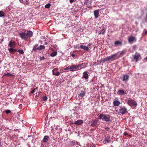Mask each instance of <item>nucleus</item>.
Wrapping results in <instances>:
<instances>
[{
  "label": "nucleus",
  "mask_w": 147,
  "mask_h": 147,
  "mask_svg": "<svg viewBox=\"0 0 147 147\" xmlns=\"http://www.w3.org/2000/svg\"><path fill=\"white\" fill-rule=\"evenodd\" d=\"M98 118L100 119L105 120L106 121H109L110 120V117L108 115L100 114L98 116Z\"/></svg>",
  "instance_id": "obj_1"
},
{
  "label": "nucleus",
  "mask_w": 147,
  "mask_h": 147,
  "mask_svg": "<svg viewBox=\"0 0 147 147\" xmlns=\"http://www.w3.org/2000/svg\"><path fill=\"white\" fill-rule=\"evenodd\" d=\"M141 59V54L140 53H136L134 55V59L136 62H137L139 60Z\"/></svg>",
  "instance_id": "obj_2"
},
{
  "label": "nucleus",
  "mask_w": 147,
  "mask_h": 147,
  "mask_svg": "<svg viewBox=\"0 0 147 147\" xmlns=\"http://www.w3.org/2000/svg\"><path fill=\"white\" fill-rule=\"evenodd\" d=\"M127 103L130 106H131V105H132L136 107L137 105L136 102L131 99L128 100Z\"/></svg>",
  "instance_id": "obj_3"
},
{
  "label": "nucleus",
  "mask_w": 147,
  "mask_h": 147,
  "mask_svg": "<svg viewBox=\"0 0 147 147\" xmlns=\"http://www.w3.org/2000/svg\"><path fill=\"white\" fill-rule=\"evenodd\" d=\"M128 40L129 43H133L134 42L136 41V38L133 36H129L128 38Z\"/></svg>",
  "instance_id": "obj_4"
},
{
  "label": "nucleus",
  "mask_w": 147,
  "mask_h": 147,
  "mask_svg": "<svg viewBox=\"0 0 147 147\" xmlns=\"http://www.w3.org/2000/svg\"><path fill=\"white\" fill-rule=\"evenodd\" d=\"M26 31H25L24 32H20L19 34L20 36L22 39L26 40L27 39L26 35Z\"/></svg>",
  "instance_id": "obj_5"
},
{
  "label": "nucleus",
  "mask_w": 147,
  "mask_h": 147,
  "mask_svg": "<svg viewBox=\"0 0 147 147\" xmlns=\"http://www.w3.org/2000/svg\"><path fill=\"white\" fill-rule=\"evenodd\" d=\"M52 74L53 75L57 76H59L60 74V72L58 71V69L55 68L52 70Z\"/></svg>",
  "instance_id": "obj_6"
},
{
  "label": "nucleus",
  "mask_w": 147,
  "mask_h": 147,
  "mask_svg": "<svg viewBox=\"0 0 147 147\" xmlns=\"http://www.w3.org/2000/svg\"><path fill=\"white\" fill-rule=\"evenodd\" d=\"M118 54V53L109 56V60L111 61H113L116 59H117V56Z\"/></svg>",
  "instance_id": "obj_7"
},
{
  "label": "nucleus",
  "mask_w": 147,
  "mask_h": 147,
  "mask_svg": "<svg viewBox=\"0 0 147 147\" xmlns=\"http://www.w3.org/2000/svg\"><path fill=\"white\" fill-rule=\"evenodd\" d=\"M107 136H105V138L103 142L104 143L105 142H107V143H110L111 142V139L110 137L109 136V135L107 134Z\"/></svg>",
  "instance_id": "obj_8"
},
{
  "label": "nucleus",
  "mask_w": 147,
  "mask_h": 147,
  "mask_svg": "<svg viewBox=\"0 0 147 147\" xmlns=\"http://www.w3.org/2000/svg\"><path fill=\"white\" fill-rule=\"evenodd\" d=\"M26 35L27 38H28V37L30 38L32 37L33 34V32L31 31H26Z\"/></svg>",
  "instance_id": "obj_9"
},
{
  "label": "nucleus",
  "mask_w": 147,
  "mask_h": 147,
  "mask_svg": "<svg viewBox=\"0 0 147 147\" xmlns=\"http://www.w3.org/2000/svg\"><path fill=\"white\" fill-rule=\"evenodd\" d=\"M99 9L96 10L94 11V15L95 19H96L98 18L99 16Z\"/></svg>",
  "instance_id": "obj_10"
},
{
  "label": "nucleus",
  "mask_w": 147,
  "mask_h": 147,
  "mask_svg": "<svg viewBox=\"0 0 147 147\" xmlns=\"http://www.w3.org/2000/svg\"><path fill=\"white\" fill-rule=\"evenodd\" d=\"M86 94V92L83 90H81L80 93L78 94V97L80 99H81L82 98V97H84L85 96Z\"/></svg>",
  "instance_id": "obj_11"
},
{
  "label": "nucleus",
  "mask_w": 147,
  "mask_h": 147,
  "mask_svg": "<svg viewBox=\"0 0 147 147\" xmlns=\"http://www.w3.org/2000/svg\"><path fill=\"white\" fill-rule=\"evenodd\" d=\"M49 139V137L48 136H45L43 140H42L41 142L42 143L41 145H42L43 142H47Z\"/></svg>",
  "instance_id": "obj_12"
},
{
  "label": "nucleus",
  "mask_w": 147,
  "mask_h": 147,
  "mask_svg": "<svg viewBox=\"0 0 147 147\" xmlns=\"http://www.w3.org/2000/svg\"><path fill=\"white\" fill-rule=\"evenodd\" d=\"M129 78V76L128 75L123 74L122 78V80L123 81H127Z\"/></svg>",
  "instance_id": "obj_13"
},
{
  "label": "nucleus",
  "mask_w": 147,
  "mask_h": 147,
  "mask_svg": "<svg viewBox=\"0 0 147 147\" xmlns=\"http://www.w3.org/2000/svg\"><path fill=\"white\" fill-rule=\"evenodd\" d=\"M98 121L96 119H95L92 121H91V124L90 125V126L92 127H94L95 126L97 123Z\"/></svg>",
  "instance_id": "obj_14"
},
{
  "label": "nucleus",
  "mask_w": 147,
  "mask_h": 147,
  "mask_svg": "<svg viewBox=\"0 0 147 147\" xmlns=\"http://www.w3.org/2000/svg\"><path fill=\"white\" fill-rule=\"evenodd\" d=\"M117 94L120 95H122L126 94V92L123 90H119L117 92Z\"/></svg>",
  "instance_id": "obj_15"
},
{
  "label": "nucleus",
  "mask_w": 147,
  "mask_h": 147,
  "mask_svg": "<svg viewBox=\"0 0 147 147\" xmlns=\"http://www.w3.org/2000/svg\"><path fill=\"white\" fill-rule=\"evenodd\" d=\"M16 45L15 42L12 40H11L10 41L9 46H10L11 48H14L15 47Z\"/></svg>",
  "instance_id": "obj_16"
},
{
  "label": "nucleus",
  "mask_w": 147,
  "mask_h": 147,
  "mask_svg": "<svg viewBox=\"0 0 147 147\" xmlns=\"http://www.w3.org/2000/svg\"><path fill=\"white\" fill-rule=\"evenodd\" d=\"M76 65H71L70 66V71H76V70H74L73 69H76V70H77L76 69Z\"/></svg>",
  "instance_id": "obj_17"
},
{
  "label": "nucleus",
  "mask_w": 147,
  "mask_h": 147,
  "mask_svg": "<svg viewBox=\"0 0 147 147\" xmlns=\"http://www.w3.org/2000/svg\"><path fill=\"white\" fill-rule=\"evenodd\" d=\"M119 110L120 111V113H121L122 115L125 114L126 112L127 109L125 108H121L119 109Z\"/></svg>",
  "instance_id": "obj_18"
},
{
  "label": "nucleus",
  "mask_w": 147,
  "mask_h": 147,
  "mask_svg": "<svg viewBox=\"0 0 147 147\" xmlns=\"http://www.w3.org/2000/svg\"><path fill=\"white\" fill-rule=\"evenodd\" d=\"M83 123V121L82 120H78L75 121L74 124L76 125H80Z\"/></svg>",
  "instance_id": "obj_19"
},
{
  "label": "nucleus",
  "mask_w": 147,
  "mask_h": 147,
  "mask_svg": "<svg viewBox=\"0 0 147 147\" xmlns=\"http://www.w3.org/2000/svg\"><path fill=\"white\" fill-rule=\"evenodd\" d=\"M109 57H106V58H104V59H101L100 60V63H101V62H106V61H108L109 60Z\"/></svg>",
  "instance_id": "obj_20"
},
{
  "label": "nucleus",
  "mask_w": 147,
  "mask_h": 147,
  "mask_svg": "<svg viewBox=\"0 0 147 147\" xmlns=\"http://www.w3.org/2000/svg\"><path fill=\"white\" fill-rule=\"evenodd\" d=\"M121 104L120 102L118 100H115L113 101V104L115 106H118Z\"/></svg>",
  "instance_id": "obj_21"
},
{
  "label": "nucleus",
  "mask_w": 147,
  "mask_h": 147,
  "mask_svg": "<svg viewBox=\"0 0 147 147\" xmlns=\"http://www.w3.org/2000/svg\"><path fill=\"white\" fill-rule=\"evenodd\" d=\"M83 77L84 78L86 79L88 78V74L87 71H84L83 73Z\"/></svg>",
  "instance_id": "obj_22"
},
{
  "label": "nucleus",
  "mask_w": 147,
  "mask_h": 147,
  "mask_svg": "<svg viewBox=\"0 0 147 147\" xmlns=\"http://www.w3.org/2000/svg\"><path fill=\"white\" fill-rule=\"evenodd\" d=\"M80 48L86 51H89V49L88 47L85 46L84 45H81L80 47Z\"/></svg>",
  "instance_id": "obj_23"
},
{
  "label": "nucleus",
  "mask_w": 147,
  "mask_h": 147,
  "mask_svg": "<svg viewBox=\"0 0 147 147\" xmlns=\"http://www.w3.org/2000/svg\"><path fill=\"white\" fill-rule=\"evenodd\" d=\"M114 44L115 46H117L118 45H121L122 44V42L119 41H117L115 42Z\"/></svg>",
  "instance_id": "obj_24"
},
{
  "label": "nucleus",
  "mask_w": 147,
  "mask_h": 147,
  "mask_svg": "<svg viewBox=\"0 0 147 147\" xmlns=\"http://www.w3.org/2000/svg\"><path fill=\"white\" fill-rule=\"evenodd\" d=\"M9 52L11 53H14L17 51V50L13 48H11L9 49Z\"/></svg>",
  "instance_id": "obj_25"
},
{
  "label": "nucleus",
  "mask_w": 147,
  "mask_h": 147,
  "mask_svg": "<svg viewBox=\"0 0 147 147\" xmlns=\"http://www.w3.org/2000/svg\"><path fill=\"white\" fill-rule=\"evenodd\" d=\"M20 2L24 4H27L28 3L29 0H19Z\"/></svg>",
  "instance_id": "obj_26"
},
{
  "label": "nucleus",
  "mask_w": 147,
  "mask_h": 147,
  "mask_svg": "<svg viewBox=\"0 0 147 147\" xmlns=\"http://www.w3.org/2000/svg\"><path fill=\"white\" fill-rule=\"evenodd\" d=\"M38 45H36L34 47L33 49V50L35 51H36L37 50H38V47H37Z\"/></svg>",
  "instance_id": "obj_27"
},
{
  "label": "nucleus",
  "mask_w": 147,
  "mask_h": 147,
  "mask_svg": "<svg viewBox=\"0 0 147 147\" xmlns=\"http://www.w3.org/2000/svg\"><path fill=\"white\" fill-rule=\"evenodd\" d=\"M45 47L43 46L40 45V46L39 47H38V50H40L42 49H45Z\"/></svg>",
  "instance_id": "obj_28"
},
{
  "label": "nucleus",
  "mask_w": 147,
  "mask_h": 147,
  "mask_svg": "<svg viewBox=\"0 0 147 147\" xmlns=\"http://www.w3.org/2000/svg\"><path fill=\"white\" fill-rule=\"evenodd\" d=\"M103 29H102L103 30L102 31L101 30H100L99 32V34H104L105 32V30L104 29V28H102Z\"/></svg>",
  "instance_id": "obj_29"
},
{
  "label": "nucleus",
  "mask_w": 147,
  "mask_h": 147,
  "mask_svg": "<svg viewBox=\"0 0 147 147\" xmlns=\"http://www.w3.org/2000/svg\"><path fill=\"white\" fill-rule=\"evenodd\" d=\"M57 54L56 52H53L50 55L52 57H54L57 55Z\"/></svg>",
  "instance_id": "obj_30"
},
{
  "label": "nucleus",
  "mask_w": 147,
  "mask_h": 147,
  "mask_svg": "<svg viewBox=\"0 0 147 147\" xmlns=\"http://www.w3.org/2000/svg\"><path fill=\"white\" fill-rule=\"evenodd\" d=\"M5 16L4 13L3 11H0V17H3Z\"/></svg>",
  "instance_id": "obj_31"
},
{
  "label": "nucleus",
  "mask_w": 147,
  "mask_h": 147,
  "mask_svg": "<svg viewBox=\"0 0 147 147\" xmlns=\"http://www.w3.org/2000/svg\"><path fill=\"white\" fill-rule=\"evenodd\" d=\"M47 97L46 96H43L42 97V100L43 101H45L47 100Z\"/></svg>",
  "instance_id": "obj_32"
},
{
  "label": "nucleus",
  "mask_w": 147,
  "mask_h": 147,
  "mask_svg": "<svg viewBox=\"0 0 147 147\" xmlns=\"http://www.w3.org/2000/svg\"><path fill=\"white\" fill-rule=\"evenodd\" d=\"M51 6V4L49 3H48L45 5V7L47 8H49Z\"/></svg>",
  "instance_id": "obj_33"
},
{
  "label": "nucleus",
  "mask_w": 147,
  "mask_h": 147,
  "mask_svg": "<svg viewBox=\"0 0 147 147\" xmlns=\"http://www.w3.org/2000/svg\"><path fill=\"white\" fill-rule=\"evenodd\" d=\"M126 52V51L125 50H123L120 54L121 55H123Z\"/></svg>",
  "instance_id": "obj_34"
},
{
  "label": "nucleus",
  "mask_w": 147,
  "mask_h": 147,
  "mask_svg": "<svg viewBox=\"0 0 147 147\" xmlns=\"http://www.w3.org/2000/svg\"><path fill=\"white\" fill-rule=\"evenodd\" d=\"M76 65V69L78 70L79 69V68L81 66V65L80 64H79L77 65Z\"/></svg>",
  "instance_id": "obj_35"
},
{
  "label": "nucleus",
  "mask_w": 147,
  "mask_h": 147,
  "mask_svg": "<svg viewBox=\"0 0 147 147\" xmlns=\"http://www.w3.org/2000/svg\"><path fill=\"white\" fill-rule=\"evenodd\" d=\"M4 76H11L12 75L9 73H7L5 74Z\"/></svg>",
  "instance_id": "obj_36"
},
{
  "label": "nucleus",
  "mask_w": 147,
  "mask_h": 147,
  "mask_svg": "<svg viewBox=\"0 0 147 147\" xmlns=\"http://www.w3.org/2000/svg\"><path fill=\"white\" fill-rule=\"evenodd\" d=\"M19 53L21 54H23L24 53V52L23 51L22 49H19Z\"/></svg>",
  "instance_id": "obj_37"
},
{
  "label": "nucleus",
  "mask_w": 147,
  "mask_h": 147,
  "mask_svg": "<svg viewBox=\"0 0 147 147\" xmlns=\"http://www.w3.org/2000/svg\"><path fill=\"white\" fill-rule=\"evenodd\" d=\"M5 111L6 113L7 114L10 113L11 112V111L9 110H6Z\"/></svg>",
  "instance_id": "obj_38"
},
{
  "label": "nucleus",
  "mask_w": 147,
  "mask_h": 147,
  "mask_svg": "<svg viewBox=\"0 0 147 147\" xmlns=\"http://www.w3.org/2000/svg\"><path fill=\"white\" fill-rule=\"evenodd\" d=\"M45 59V58L44 57H40L39 59L40 61H41L42 60H44Z\"/></svg>",
  "instance_id": "obj_39"
},
{
  "label": "nucleus",
  "mask_w": 147,
  "mask_h": 147,
  "mask_svg": "<svg viewBox=\"0 0 147 147\" xmlns=\"http://www.w3.org/2000/svg\"><path fill=\"white\" fill-rule=\"evenodd\" d=\"M70 66H68L66 68H64V69L65 70H68L69 69L70 70Z\"/></svg>",
  "instance_id": "obj_40"
},
{
  "label": "nucleus",
  "mask_w": 147,
  "mask_h": 147,
  "mask_svg": "<svg viewBox=\"0 0 147 147\" xmlns=\"http://www.w3.org/2000/svg\"><path fill=\"white\" fill-rule=\"evenodd\" d=\"M105 129L106 131H109L110 130V128L109 127H107L105 128Z\"/></svg>",
  "instance_id": "obj_41"
},
{
  "label": "nucleus",
  "mask_w": 147,
  "mask_h": 147,
  "mask_svg": "<svg viewBox=\"0 0 147 147\" xmlns=\"http://www.w3.org/2000/svg\"><path fill=\"white\" fill-rule=\"evenodd\" d=\"M71 145L72 146H74L75 145L76 143L75 142L73 141H71Z\"/></svg>",
  "instance_id": "obj_42"
},
{
  "label": "nucleus",
  "mask_w": 147,
  "mask_h": 147,
  "mask_svg": "<svg viewBox=\"0 0 147 147\" xmlns=\"http://www.w3.org/2000/svg\"><path fill=\"white\" fill-rule=\"evenodd\" d=\"M35 92V89H34L31 92V94H33Z\"/></svg>",
  "instance_id": "obj_43"
},
{
  "label": "nucleus",
  "mask_w": 147,
  "mask_h": 147,
  "mask_svg": "<svg viewBox=\"0 0 147 147\" xmlns=\"http://www.w3.org/2000/svg\"><path fill=\"white\" fill-rule=\"evenodd\" d=\"M132 47H133V49H136L137 48L136 45H134ZM134 50H135V49H134Z\"/></svg>",
  "instance_id": "obj_44"
},
{
  "label": "nucleus",
  "mask_w": 147,
  "mask_h": 147,
  "mask_svg": "<svg viewBox=\"0 0 147 147\" xmlns=\"http://www.w3.org/2000/svg\"><path fill=\"white\" fill-rule=\"evenodd\" d=\"M22 105L21 104H20L19 105V109L22 108Z\"/></svg>",
  "instance_id": "obj_45"
},
{
  "label": "nucleus",
  "mask_w": 147,
  "mask_h": 147,
  "mask_svg": "<svg viewBox=\"0 0 147 147\" xmlns=\"http://www.w3.org/2000/svg\"><path fill=\"white\" fill-rule=\"evenodd\" d=\"M74 0H69V2L70 3H71L74 1Z\"/></svg>",
  "instance_id": "obj_46"
},
{
  "label": "nucleus",
  "mask_w": 147,
  "mask_h": 147,
  "mask_svg": "<svg viewBox=\"0 0 147 147\" xmlns=\"http://www.w3.org/2000/svg\"><path fill=\"white\" fill-rule=\"evenodd\" d=\"M71 55L73 57H74L75 56V55L74 54H72Z\"/></svg>",
  "instance_id": "obj_47"
},
{
  "label": "nucleus",
  "mask_w": 147,
  "mask_h": 147,
  "mask_svg": "<svg viewBox=\"0 0 147 147\" xmlns=\"http://www.w3.org/2000/svg\"><path fill=\"white\" fill-rule=\"evenodd\" d=\"M123 134L125 135V136H126L127 135H128V134L127 133L125 132H124V133H123Z\"/></svg>",
  "instance_id": "obj_48"
},
{
  "label": "nucleus",
  "mask_w": 147,
  "mask_h": 147,
  "mask_svg": "<svg viewBox=\"0 0 147 147\" xmlns=\"http://www.w3.org/2000/svg\"><path fill=\"white\" fill-rule=\"evenodd\" d=\"M92 43H90L89 44H88V46H91L92 45Z\"/></svg>",
  "instance_id": "obj_49"
},
{
  "label": "nucleus",
  "mask_w": 147,
  "mask_h": 147,
  "mask_svg": "<svg viewBox=\"0 0 147 147\" xmlns=\"http://www.w3.org/2000/svg\"><path fill=\"white\" fill-rule=\"evenodd\" d=\"M145 34H147V31H146L145 32Z\"/></svg>",
  "instance_id": "obj_50"
},
{
  "label": "nucleus",
  "mask_w": 147,
  "mask_h": 147,
  "mask_svg": "<svg viewBox=\"0 0 147 147\" xmlns=\"http://www.w3.org/2000/svg\"><path fill=\"white\" fill-rule=\"evenodd\" d=\"M145 59L146 60H147V57L145 58Z\"/></svg>",
  "instance_id": "obj_51"
},
{
  "label": "nucleus",
  "mask_w": 147,
  "mask_h": 147,
  "mask_svg": "<svg viewBox=\"0 0 147 147\" xmlns=\"http://www.w3.org/2000/svg\"><path fill=\"white\" fill-rule=\"evenodd\" d=\"M45 45H47L48 43H47V42H45Z\"/></svg>",
  "instance_id": "obj_52"
},
{
  "label": "nucleus",
  "mask_w": 147,
  "mask_h": 147,
  "mask_svg": "<svg viewBox=\"0 0 147 147\" xmlns=\"http://www.w3.org/2000/svg\"><path fill=\"white\" fill-rule=\"evenodd\" d=\"M91 147H96L95 146H92Z\"/></svg>",
  "instance_id": "obj_53"
},
{
  "label": "nucleus",
  "mask_w": 147,
  "mask_h": 147,
  "mask_svg": "<svg viewBox=\"0 0 147 147\" xmlns=\"http://www.w3.org/2000/svg\"><path fill=\"white\" fill-rule=\"evenodd\" d=\"M21 124H22V125H23V123H21Z\"/></svg>",
  "instance_id": "obj_54"
},
{
  "label": "nucleus",
  "mask_w": 147,
  "mask_h": 147,
  "mask_svg": "<svg viewBox=\"0 0 147 147\" xmlns=\"http://www.w3.org/2000/svg\"><path fill=\"white\" fill-rule=\"evenodd\" d=\"M21 121H23V120L22 119Z\"/></svg>",
  "instance_id": "obj_55"
},
{
  "label": "nucleus",
  "mask_w": 147,
  "mask_h": 147,
  "mask_svg": "<svg viewBox=\"0 0 147 147\" xmlns=\"http://www.w3.org/2000/svg\"><path fill=\"white\" fill-rule=\"evenodd\" d=\"M89 0H87V1H89Z\"/></svg>",
  "instance_id": "obj_56"
}]
</instances>
